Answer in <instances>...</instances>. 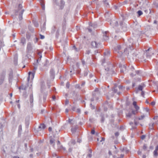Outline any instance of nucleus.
Listing matches in <instances>:
<instances>
[{
    "label": "nucleus",
    "instance_id": "1",
    "mask_svg": "<svg viewBox=\"0 0 158 158\" xmlns=\"http://www.w3.org/2000/svg\"><path fill=\"white\" fill-rule=\"evenodd\" d=\"M113 51L114 53L118 54V56L120 57L123 52L122 47L120 45H118L114 48Z\"/></svg>",
    "mask_w": 158,
    "mask_h": 158
},
{
    "label": "nucleus",
    "instance_id": "2",
    "mask_svg": "<svg viewBox=\"0 0 158 158\" xmlns=\"http://www.w3.org/2000/svg\"><path fill=\"white\" fill-rule=\"evenodd\" d=\"M22 89H31L32 88V83H26L25 85L23 84L22 85Z\"/></svg>",
    "mask_w": 158,
    "mask_h": 158
},
{
    "label": "nucleus",
    "instance_id": "3",
    "mask_svg": "<svg viewBox=\"0 0 158 158\" xmlns=\"http://www.w3.org/2000/svg\"><path fill=\"white\" fill-rule=\"evenodd\" d=\"M107 66L106 67V65L105 66V70L109 72L108 73H110V72H111V70H110V68L113 67V65L110 63L109 64H107Z\"/></svg>",
    "mask_w": 158,
    "mask_h": 158
},
{
    "label": "nucleus",
    "instance_id": "4",
    "mask_svg": "<svg viewBox=\"0 0 158 158\" xmlns=\"http://www.w3.org/2000/svg\"><path fill=\"white\" fill-rule=\"evenodd\" d=\"M28 74L29 75L27 78V82L29 81L30 78L31 79V80L33 79L35 74V72H29Z\"/></svg>",
    "mask_w": 158,
    "mask_h": 158
},
{
    "label": "nucleus",
    "instance_id": "5",
    "mask_svg": "<svg viewBox=\"0 0 158 158\" xmlns=\"http://www.w3.org/2000/svg\"><path fill=\"white\" fill-rule=\"evenodd\" d=\"M91 45L92 47L94 48H99L100 46L99 43H98L95 41L92 42L91 43Z\"/></svg>",
    "mask_w": 158,
    "mask_h": 158
},
{
    "label": "nucleus",
    "instance_id": "6",
    "mask_svg": "<svg viewBox=\"0 0 158 158\" xmlns=\"http://www.w3.org/2000/svg\"><path fill=\"white\" fill-rule=\"evenodd\" d=\"M27 50L29 52H31L32 50V44L30 42L27 43Z\"/></svg>",
    "mask_w": 158,
    "mask_h": 158
},
{
    "label": "nucleus",
    "instance_id": "7",
    "mask_svg": "<svg viewBox=\"0 0 158 158\" xmlns=\"http://www.w3.org/2000/svg\"><path fill=\"white\" fill-rule=\"evenodd\" d=\"M50 76L52 79H54L55 77V73L54 70L52 69L50 71Z\"/></svg>",
    "mask_w": 158,
    "mask_h": 158
},
{
    "label": "nucleus",
    "instance_id": "8",
    "mask_svg": "<svg viewBox=\"0 0 158 158\" xmlns=\"http://www.w3.org/2000/svg\"><path fill=\"white\" fill-rule=\"evenodd\" d=\"M56 139L54 138H51L50 140L49 143L53 148H54Z\"/></svg>",
    "mask_w": 158,
    "mask_h": 158
},
{
    "label": "nucleus",
    "instance_id": "9",
    "mask_svg": "<svg viewBox=\"0 0 158 158\" xmlns=\"http://www.w3.org/2000/svg\"><path fill=\"white\" fill-rule=\"evenodd\" d=\"M38 59L36 60V62L35 63V64H38V61H40L41 60V58L42 57V55H41V53L40 52H39L38 53Z\"/></svg>",
    "mask_w": 158,
    "mask_h": 158
},
{
    "label": "nucleus",
    "instance_id": "10",
    "mask_svg": "<svg viewBox=\"0 0 158 158\" xmlns=\"http://www.w3.org/2000/svg\"><path fill=\"white\" fill-rule=\"evenodd\" d=\"M107 33V31H105L103 34V38L105 40H107L109 39V37Z\"/></svg>",
    "mask_w": 158,
    "mask_h": 158
},
{
    "label": "nucleus",
    "instance_id": "11",
    "mask_svg": "<svg viewBox=\"0 0 158 158\" xmlns=\"http://www.w3.org/2000/svg\"><path fill=\"white\" fill-rule=\"evenodd\" d=\"M120 150L123 152H125L126 153H127L129 151V150L127 148L125 147H124L123 148H121L120 149Z\"/></svg>",
    "mask_w": 158,
    "mask_h": 158
},
{
    "label": "nucleus",
    "instance_id": "12",
    "mask_svg": "<svg viewBox=\"0 0 158 158\" xmlns=\"http://www.w3.org/2000/svg\"><path fill=\"white\" fill-rule=\"evenodd\" d=\"M24 11V10H21V11L19 12V18L20 21L22 20L23 19L22 15Z\"/></svg>",
    "mask_w": 158,
    "mask_h": 158
},
{
    "label": "nucleus",
    "instance_id": "13",
    "mask_svg": "<svg viewBox=\"0 0 158 158\" xmlns=\"http://www.w3.org/2000/svg\"><path fill=\"white\" fill-rule=\"evenodd\" d=\"M46 127L45 125L44 124H42L39 127L37 131H40L42 129H44Z\"/></svg>",
    "mask_w": 158,
    "mask_h": 158
},
{
    "label": "nucleus",
    "instance_id": "14",
    "mask_svg": "<svg viewBox=\"0 0 158 158\" xmlns=\"http://www.w3.org/2000/svg\"><path fill=\"white\" fill-rule=\"evenodd\" d=\"M30 105L31 106H33V97L32 94H31L30 95Z\"/></svg>",
    "mask_w": 158,
    "mask_h": 158
},
{
    "label": "nucleus",
    "instance_id": "15",
    "mask_svg": "<svg viewBox=\"0 0 158 158\" xmlns=\"http://www.w3.org/2000/svg\"><path fill=\"white\" fill-rule=\"evenodd\" d=\"M106 107H108L109 108H111L112 107V104L110 102H106L105 103V105Z\"/></svg>",
    "mask_w": 158,
    "mask_h": 158
},
{
    "label": "nucleus",
    "instance_id": "16",
    "mask_svg": "<svg viewBox=\"0 0 158 158\" xmlns=\"http://www.w3.org/2000/svg\"><path fill=\"white\" fill-rule=\"evenodd\" d=\"M5 77V75L2 74L0 75V85H1L3 82Z\"/></svg>",
    "mask_w": 158,
    "mask_h": 158
},
{
    "label": "nucleus",
    "instance_id": "17",
    "mask_svg": "<svg viewBox=\"0 0 158 158\" xmlns=\"http://www.w3.org/2000/svg\"><path fill=\"white\" fill-rule=\"evenodd\" d=\"M110 25L113 26V27H116L118 25V22L117 21H114V22L112 21L110 23Z\"/></svg>",
    "mask_w": 158,
    "mask_h": 158
},
{
    "label": "nucleus",
    "instance_id": "18",
    "mask_svg": "<svg viewBox=\"0 0 158 158\" xmlns=\"http://www.w3.org/2000/svg\"><path fill=\"white\" fill-rule=\"evenodd\" d=\"M89 25L92 27H93L94 29L96 28L97 27V24L96 22H94L93 23L90 24Z\"/></svg>",
    "mask_w": 158,
    "mask_h": 158
},
{
    "label": "nucleus",
    "instance_id": "19",
    "mask_svg": "<svg viewBox=\"0 0 158 158\" xmlns=\"http://www.w3.org/2000/svg\"><path fill=\"white\" fill-rule=\"evenodd\" d=\"M123 19L124 20L126 19L129 16V15L127 14H123L121 15Z\"/></svg>",
    "mask_w": 158,
    "mask_h": 158
},
{
    "label": "nucleus",
    "instance_id": "20",
    "mask_svg": "<svg viewBox=\"0 0 158 158\" xmlns=\"http://www.w3.org/2000/svg\"><path fill=\"white\" fill-rule=\"evenodd\" d=\"M145 85L143 83H141L140 85H139V86L137 89H143L145 88Z\"/></svg>",
    "mask_w": 158,
    "mask_h": 158
},
{
    "label": "nucleus",
    "instance_id": "21",
    "mask_svg": "<svg viewBox=\"0 0 158 158\" xmlns=\"http://www.w3.org/2000/svg\"><path fill=\"white\" fill-rule=\"evenodd\" d=\"M65 2L63 0H61L60 1L61 6H60V8L61 9H62L64 6V5Z\"/></svg>",
    "mask_w": 158,
    "mask_h": 158
},
{
    "label": "nucleus",
    "instance_id": "22",
    "mask_svg": "<svg viewBox=\"0 0 158 158\" xmlns=\"http://www.w3.org/2000/svg\"><path fill=\"white\" fill-rule=\"evenodd\" d=\"M117 90V89H111V91L115 93H117L119 95L121 92L118 91Z\"/></svg>",
    "mask_w": 158,
    "mask_h": 158
},
{
    "label": "nucleus",
    "instance_id": "23",
    "mask_svg": "<svg viewBox=\"0 0 158 158\" xmlns=\"http://www.w3.org/2000/svg\"><path fill=\"white\" fill-rule=\"evenodd\" d=\"M98 89H95L94 91L93 92L92 95L93 96L96 95V94H98Z\"/></svg>",
    "mask_w": 158,
    "mask_h": 158
},
{
    "label": "nucleus",
    "instance_id": "24",
    "mask_svg": "<svg viewBox=\"0 0 158 158\" xmlns=\"http://www.w3.org/2000/svg\"><path fill=\"white\" fill-rule=\"evenodd\" d=\"M104 5L106 6L107 7H109V3L107 2L106 0H105L104 1Z\"/></svg>",
    "mask_w": 158,
    "mask_h": 158
},
{
    "label": "nucleus",
    "instance_id": "25",
    "mask_svg": "<svg viewBox=\"0 0 158 158\" xmlns=\"http://www.w3.org/2000/svg\"><path fill=\"white\" fill-rule=\"evenodd\" d=\"M137 13L138 14V17L140 16L143 14L142 11L140 10H138Z\"/></svg>",
    "mask_w": 158,
    "mask_h": 158
},
{
    "label": "nucleus",
    "instance_id": "26",
    "mask_svg": "<svg viewBox=\"0 0 158 158\" xmlns=\"http://www.w3.org/2000/svg\"><path fill=\"white\" fill-rule=\"evenodd\" d=\"M21 43L23 44H25V43H26L25 39L24 38H22L21 39Z\"/></svg>",
    "mask_w": 158,
    "mask_h": 158
},
{
    "label": "nucleus",
    "instance_id": "27",
    "mask_svg": "<svg viewBox=\"0 0 158 158\" xmlns=\"http://www.w3.org/2000/svg\"><path fill=\"white\" fill-rule=\"evenodd\" d=\"M41 6L42 9L43 10H44L45 9V5L44 3L42 1L41 2Z\"/></svg>",
    "mask_w": 158,
    "mask_h": 158
},
{
    "label": "nucleus",
    "instance_id": "28",
    "mask_svg": "<svg viewBox=\"0 0 158 158\" xmlns=\"http://www.w3.org/2000/svg\"><path fill=\"white\" fill-rule=\"evenodd\" d=\"M13 78V76H9V83L11 84V83L12 82Z\"/></svg>",
    "mask_w": 158,
    "mask_h": 158
},
{
    "label": "nucleus",
    "instance_id": "29",
    "mask_svg": "<svg viewBox=\"0 0 158 158\" xmlns=\"http://www.w3.org/2000/svg\"><path fill=\"white\" fill-rule=\"evenodd\" d=\"M141 71L140 70H137L136 71L135 73L136 75H140L141 74Z\"/></svg>",
    "mask_w": 158,
    "mask_h": 158
},
{
    "label": "nucleus",
    "instance_id": "30",
    "mask_svg": "<svg viewBox=\"0 0 158 158\" xmlns=\"http://www.w3.org/2000/svg\"><path fill=\"white\" fill-rule=\"evenodd\" d=\"M33 23H34V26L35 27H38L39 26V24L38 23V22L36 21H33Z\"/></svg>",
    "mask_w": 158,
    "mask_h": 158
},
{
    "label": "nucleus",
    "instance_id": "31",
    "mask_svg": "<svg viewBox=\"0 0 158 158\" xmlns=\"http://www.w3.org/2000/svg\"><path fill=\"white\" fill-rule=\"evenodd\" d=\"M101 122L102 123H103L104 122L105 119L104 118V116L103 115H101Z\"/></svg>",
    "mask_w": 158,
    "mask_h": 158
},
{
    "label": "nucleus",
    "instance_id": "32",
    "mask_svg": "<svg viewBox=\"0 0 158 158\" xmlns=\"http://www.w3.org/2000/svg\"><path fill=\"white\" fill-rule=\"evenodd\" d=\"M91 153H92V150H91V149L89 150V154H88V156L89 158H91V156H92Z\"/></svg>",
    "mask_w": 158,
    "mask_h": 158
},
{
    "label": "nucleus",
    "instance_id": "33",
    "mask_svg": "<svg viewBox=\"0 0 158 158\" xmlns=\"http://www.w3.org/2000/svg\"><path fill=\"white\" fill-rule=\"evenodd\" d=\"M126 69V67L124 66H123V69H121L120 70V72L121 73H123L124 70Z\"/></svg>",
    "mask_w": 158,
    "mask_h": 158
},
{
    "label": "nucleus",
    "instance_id": "34",
    "mask_svg": "<svg viewBox=\"0 0 158 158\" xmlns=\"http://www.w3.org/2000/svg\"><path fill=\"white\" fill-rule=\"evenodd\" d=\"M110 54V52L109 51H106L104 53V55L105 56H107Z\"/></svg>",
    "mask_w": 158,
    "mask_h": 158
},
{
    "label": "nucleus",
    "instance_id": "35",
    "mask_svg": "<svg viewBox=\"0 0 158 158\" xmlns=\"http://www.w3.org/2000/svg\"><path fill=\"white\" fill-rule=\"evenodd\" d=\"M77 128H72L71 129V131L73 133H74L77 130Z\"/></svg>",
    "mask_w": 158,
    "mask_h": 158
},
{
    "label": "nucleus",
    "instance_id": "36",
    "mask_svg": "<svg viewBox=\"0 0 158 158\" xmlns=\"http://www.w3.org/2000/svg\"><path fill=\"white\" fill-rule=\"evenodd\" d=\"M28 27L29 30L31 32H33V31L34 29L32 27H31V26H29Z\"/></svg>",
    "mask_w": 158,
    "mask_h": 158
},
{
    "label": "nucleus",
    "instance_id": "37",
    "mask_svg": "<svg viewBox=\"0 0 158 158\" xmlns=\"http://www.w3.org/2000/svg\"><path fill=\"white\" fill-rule=\"evenodd\" d=\"M153 154H154V156H158L157 151L155 150L153 152Z\"/></svg>",
    "mask_w": 158,
    "mask_h": 158
},
{
    "label": "nucleus",
    "instance_id": "38",
    "mask_svg": "<svg viewBox=\"0 0 158 158\" xmlns=\"http://www.w3.org/2000/svg\"><path fill=\"white\" fill-rule=\"evenodd\" d=\"M132 114L131 113H129L127 114V116L129 118H131L132 116Z\"/></svg>",
    "mask_w": 158,
    "mask_h": 158
},
{
    "label": "nucleus",
    "instance_id": "39",
    "mask_svg": "<svg viewBox=\"0 0 158 158\" xmlns=\"http://www.w3.org/2000/svg\"><path fill=\"white\" fill-rule=\"evenodd\" d=\"M131 112H132L131 113L132 114H135L137 113L138 111H137L136 110H132V111Z\"/></svg>",
    "mask_w": 158,
    "mask_h": 158
},
{
    "label": "nucleus",
    "instance_id": "40",
    "mask_svg": "<svg viewBox=\"0 0 158 158\" xmlns=\"http://www.w3.org/2000/svg\"><path fill=\"white\" fill-rule=\"evenodd\" d=\"M88 31L90 32H91L92 31V27L89 26V28H88Z\"/></svg>",
    "mask_w": 158,
    "mask_h": 158
},
{
    "label": "nucleus",
    "instance_id": "41",
    "mask_svg": "<svg viewBox=\"0 0 158 158\" xmlns=\"http://www.w3.org/2000/svg\"><path fill=\"white\" fill-rule=\"evenodd\" d=\"M122 29L124 31H126L127 30V27L125 26L122 27Z\"/></svg>",
    "mask_w": 158,
    "mask_h": 158
},
{
    "label": "nucleus",
    "instance_id": "42",
    "mask_svg": "<svg viewBox=\"0 0 158 158\" xmlns=\"http://www.w3.org/2000/svg\"><path fill=\"white\" fill-rule=\"evenodd\" d=\"M22 8V5L21 4H19L18 6V8L19 9V11Z\"/></svg>",
    "mask_w": 158,
    "mask_h": 158
},
{
    "label": "nucleus",
    "instance_id": "43",
    "mask_svg": "<svg viewBox=\"0 0 158 158\" xmlns=\"http://www.w3.org/2000/svg\"><path fill=\"white\" fill-rule=\"evenodd\" d=\"M59 30L58 29L57 30V31L56 32V37H58V36L59 35Z\"/></svg>",
    "mask_w": 158,
    "mask_h": 158
},
{
    "label": "nucleus",
    "instance_id": "44",
    "mask_svg": "<svg viewBox=\"0 0 158 158\" xmlns=\"http://www.w3.org/2000/svg\"><path fill=\"white\" fill-rule=\"evenodd\" d=\"M140 93H141V94L142 96L144 97V92L142 90L140 91Z\"/></svg>",
    "mask_w": 158,
    "mask_h": 158
},
{
    "label": "nucleus",
    "instance_id": "45",
    "mask_svg": "<svg viewBox=\"0 0 158 158\" xmlns=\"http://www.w3.org/2000/svg\"><path fill=\"white\" fill-rule=\"evenodd\" d=\"M147 146L145 144H144L143 145V149L144 150H145L147 149Z\"/></svg>",
    "mask_w": 158,
    "mask_h": 158
},
{
    "label": "nucleus",
    "instance_id": "46",
    "mask_svg": "<svg viewBox=\"0 0 158 158\" xmlns=\"http://www.w3.org/2000/svg\"><path fill=\"white\" fill-rule=\"evenodd\" d=\"M56 27L55 26H54L53 27H52V32H54L55 31H56Z\"/></svg>",
    "mask_w": 158,
    "mask_h": 158
},
{
    "label": "nucleus",
    "instance_id": "47",
    "mask_svg": "<svg viewBox=\"0 0 158 158\" xmlns=\"http://www.w3.org/2000/svg\"><path fill=\"white\" fill-rule=\"evenodd\" d=\"M144 115H142L138 119L139 120H142L144 118Z\"/></svg>",
    "mask_w": 158,
    "mask_h": 158
},
{
    "label": "nucleus",
    "instance_id": "48",
    "mask_svg": "<svg viewBox=\"0 0 158 158\" xmlns=\"http://www.w3.org/2000/svg\"><path fill=\"white\" fill-rule=\"evenodd\" d=\"M134 107L137 111H138L139 109V107L137 105L135 106Z\"/></svg>",
    "mask_w": 158,
    "mask_h": 158
},
{
    "label": "nucleus",
    "instance_id": "49",
    "mask_svg": "<svg viewBox=\"0 0 158 158\" xmlns=\"http://www.w3.org/2000/svg\"><path fill=\"white\" fill-rule=\"evenodd\" d=\"M38 38L35 37V38L34 39V41L35 43H36L38 41Z\"/></svg>",
    "mask_w": 158,
    "mask_h": 158
},
{
    "label": "nucleus",
    "instance_id": "50",
    "mask_svg": "<svg viewBox=\"0 0 158 158\" xmlns=\"http://www.w3.org/2000/svg\"><path fill=\"white\" fill-rule=\"evenodd\" d=\"M75 111L78 113H80L81 112V110L79 108H77Z\"/></svg>",
    "mask_w": 158,
    "mask_h": 158
},
{
    "label": "nucleus",
    "instance_id": "51",
    "mask_svg": "<svg viewBox=\"0 0 158 158\" xmlns=\"http://www.w3.org/2000/svg\"><path fill=\"white\" fill-rule=\"evenodd\" d=\"M142 90L143 89H136V90L135 91V93L137 94L139 92L140 93V91H141V90Z\"/></svg>",
    "mask_w": 158,
    "mask_h": 158
},
{
    "label": "nucleus",
    "instance_id": "52",
    "mask_svg": "<svg viewBox=\"0 0 158 158\" xmlns=\"http://www.w3.org/2000/svg\"><path fill=\"white\" fill-rule=\"evenodd\" d=\"M102 64L103 65L104 64L105 62V58L103 59L102 60Z\"/></svg>",
    "mask_w": 158,
    "mask_h": 158
},
{
    "label": "nucleus",
    "instance_id": "53",
    "mask_svg": "<svg viewBox=\"0 0 158 158\" xmlns=\"http://www.w3.org/2000/svg\"><path fill=\"white\" fill-rule=\"evenodd\" d=\"M130 2L127 0H126L123 2V4H126L129 3Z\"/></svg>",
    "mask_w": 158,
    "mask_h": 158
},
{
    "label": "nucleus",
    "instance_id": "54",
    "mask_svg": "<svg viewBox=\"0 0 158 158\" xmlns=\"http://www.w3.org/2000/svg\"><path fill=\"white\" fill-rule=\"evenodd\" d=\"M66 87L67 88H69V82H67L66 84Z\"/></svg>",
    "mask_w": 158,
    "mask_h": 158
},
{
    "label": "nucleus",
    "instance_id": "55",
    "mask_svg": "<svg viewBox=\"0 0 158 158\" xmlns=\"http://www.w3.org/2000/svg\"><path fill=\"white\" fill-rule=\"evenodd\" d=\"M71 143L73 144L74 145L75 143V140H72L71 141Z\"/></svg>",
    "mask_w": 158,
    "mask_h": 158
},
{
    "label": "nucleus",
    "instance_id": "56",
    "mask_svg": "<svg viewBox=\"0 0 158 158\" xmlns=\"http://www.w3.org/2000/svg\"><path fill=\"white\" fill-rule=\"evenodd\" d=\"M23 95L26 98L28 96L26 92H24Z\"/></svg>",
    "mask_w": 158,
    "mask_h": 158
},
{
    "label": "nucleus",
    "instance_id": "57",
    "mask_svg": "<svg viewBox=\"0 0 158 158\" xmlns=\"http://www.w3.org/2000/svg\"><path fill=\"white\" fill-rule=\"evenodd\" d=\"M73 49H74L76 51H78L77 48H76V47H75V46H73Z\"/></svg>",
    "mask_w": 158,
    "mask_h": 158
},
{
    "label": "nucleus",
    "instance_id": "58",
    "mask_svg": "<svg viewBox=\"0 0 158 158\" xmlns=\"http://www.w3.org/2000/svg\"><path fill=\"white\" fill-rule=\"evenodd\" d=\"M118 88H119V89H123V86L120 85H119L118 86Z\"/></svg>",
    "mask_w": 158,
    "mask_h": 158
},
{
    "label": "nucleus",
    "instance_id": "59",
    "mask_svg": "<svg viewBox=\"0 0 158 158\" xmlns=\"http://www.w3.org/2000/svg\"><path fill=\"white\" fill-rule=\"evenodd\" d=\"M146 137V136L144 135H142L141 137V139H144Z\"/></svg>",
    "mask_w": 158,
    "mask_h": 158
},
{
    "label": "nucleus",
    "instance_id": "60",
    "mask_svg": "<svg viewBox=\"0 0 158 158\" xmlns=\"http://www.w3.org/2000/svg\"><path fill=\"white\" fill-rule=\"evenodd\" d=\"M105 17H108L109 15V13L108 12H106L105 14Z\"/></svg>",
    "mask_w": 158,
    "mask_h": 158
},
{
    "label": "nucleus",
    "instance_id": "61",
    "mask_svg": "<svg viewBox=\"0 0 158 158\" xmlns=\"http://www.w3.org/2000/svg\"><path fill=\"white\" fill-rule=\"evenodd\" d=\"M9 76H13V72L12 71H11L9 74Z\"/></svg>",
    "mask_w": 158,
    "mask_h": 158
},
{
    "label": "nucleus",
    "instance_id": "62",
    "mask_svg": "<svg viewBox=\"0 0 158 158\" xmlns=\"http://www.w3.org/2000/svg\"><path fill=\"white\" fill-rule=\"evenodd\" d=\"M119 135V133L118 132H117L115 133V136L118 137Z\"/></svg>",
    "mask_w": 158,
    "mask_h": 158
},
{
    "label": "nucleus",
    "instance_id": "63",
    "mask_svg": "<svg viewBox=\"0 0 158 158\" xmlns=\"http://www.w3.org/2000/svg\"><path fill=\"white\" fill-rule=\"evenodd\" d=\"M69 100L67 99H66V100H65V104L67 105V104H68L69 103Z\"/></svg>",
    "mask_w": 158,
    "mask_h": 158
},
{
    "label": "nucleus",
    "instance_id": "64",
    "mask_svg": "<svg viewBox=\"0 0 158 158\" xmlns=\"http://www.w3.org/2000/svg\"><path fill=\"white\" fill-rule=\"evenodd\" d=\"M130 75L131 77H133L136 75V74L135 73H131Z\"/></svg>",
    "mask_w": 158,
    "mask_h": 158
}]
</instances>
